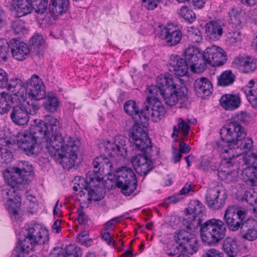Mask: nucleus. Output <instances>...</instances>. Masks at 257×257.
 I'll use <instances>...</instances> for the list:
<instances>
[{
  "label": "nucleus",
  "instance_id": "nucleus-21",
  "mask_svg": "<svg viewBox=\"0 0 257 257\" xmlns=\"http://www.w3.org/2000/svg\"><path fill=\"white\" fill-rule=\"evenodd\" d=\"M169 69L178 76L182 77L188 73V65L185 60L177 55H172L169 61Z\"/></svg>",
  "mask_w": 257,
  "mask_h": 257
},
{
  "label": "nucleus",
  "instance_id": "nucleus-64",
  "mask_svg": "<svg viewBox=\"0 0 257 257\" xmlns=\"http://www.w3.org/2000/svg\"><path fill=\"white\" fill-rule=\"evenodd\" d=\"M172 154L173 161L174 163L180 161L182 157V153H181L177 148L175 147H172Z\"/></svg>",
  "mask_w": 257,
  "mask_h": 257
},
{
  "label": "nucleus",
  "instance_id": "nucleus-42",
  "mask_svg": "<svg viewBox=\"0 0 257 257\" xmlns=\"http://www.w3.org/2000/svg\"><path fill=\"white\" fill-rule=\"evenodd\" d=\"M235 76L230 70L222 72L218 78L217 84L221 86H227L233 83Z\"/></svg>",
  "mask_w": 257,
  "mask_h": 257
},
{
  "label": "nucleus",
  "instance_id": "nucleus-18",
  "mask_svg": "<svg viewBox=\"0 0 257 257\" xmlns=\"http://www.w3.org/2000/svg\"><path fill=\"white\" fill-rule=\"evenodd\" d=\"M33 126L30 133H22L18 142L19 147L27 155L34 154V150L37 144L38 139H42L39 133H34Z\"/></svg>",
  "mask_w": 257,
  "mask_h": 257
},
{
  "label": "nucleus",
  "instance_id": "nucleus-10",
  "mask_svg": "<svg viewBox=\"0 0 257 257\" xmlns=\"http://www.w3.org/2000/svg\"><path fill=\"white\" fill-rule=\"evenodd\" d=\"M184 59L188 67L194 72L204 71L206 67L202 57V53L199 49L194 47H189L184 52Z\"/></svg>",
  "mask_w": 257,
  "mask_h": 257
},
{
  "label": "nucleus",
  "instance_id": "nucleus-2",
  "mask_svg": "<svg viewBox=\"0 0 257 257\" xmlns=\"http://www.w3.org/2000/svg\"><path fill=\"white\" fill-rule=\"evenodd\" d=\"M41 138L49 155L64 169H69L74 166L80 144L78 139L69 137L65 141L60 132Z\"/></svg>",
  "mask_w": 257,
  "mask_h": 257
},
{
  "label": "nucleus",
  "instance_id": "nucleus-56",
  "mask_svg": "<svg viewBox=\"0 0 257 257\" xmlns=\"http://www.w3.org/2000/svg\"><path fill=\"white\" fill-rule=\"evenodd\" d=\"M13 157V153L8 149H3L0 153V162L9 163L12 161Z\"/></svg>",
  "mask_w": 257,
  "mask_h": 257
},
{
  "label": "nucleus",
  "instance_id": "nucleus-24",
  "mask_svg": "<svg viewBox=\"0 0 257 257\" xmlns=\"http://www.w3.org/2000/svg\"><path fill=\"white\" fill-rule=\"evenodd\" d=\"M234 63L236 67L243 73H249L256 68L255 60L247 56H239L234 59Z\"/></svg>",
  "mask_w": 257,
  "mask_h": 257
},
{
  "label": "nucleus",
  "instance_id": "nucleus-12",
  "mask_svg": "<svg viewBox=\"0 0 257 257\" xmlns=\"http://www.w3.org/2000/svg\"><path fill=\"white\" fill-rule=\"evenodd\" d=\"M227 195L225 190L221 186L207 190L205 199L208 206L213 210L221 209L225 204Z\"/></svg>",
  "mask_w": 257,
  "mask_h": 257
},
{
  "label": "nucleus",
  "instance_id": "nucleus-59",
  "mask_svg": "<svg viewBox=\"0 0 257 257\" xmlns=\"http://www.w3.org/2000/svg\"><path fill=\"white\" fill-rule=\"evenodd\" d=\"M236 117L237 120H239L243 123H247L250 120V114L246 111H241L237 113Z\"/></svg>",
  "mask_w": 257,
  "mask_h": 257
},
{
  "label": "nucleus",
  "instance_id": "nucleus-16",
  "mask_svg": "<svg viewBox=\"0 0 257 257\" xmlns=\"http://www.w3.org/2000/svg\"><path fill=\"white\" fill-rule=\"evenodd\" d=\"M27 94L36 101L42 99L46 95L45 86L42 79L34 74L26 82Z\"/></svg>",
  "mask_w": 257,
  "mask_h": 257
},
{
  "label": "nucleus",
  "instance_id": "nucleus-47",
  "mask_svg": "<svg viewBox=\"0 0 257 257\" xmlns=\"http://www.w3.org/2000/svg\"><path fill=\"white\" fill-rule=\"evenodd\" d=\"M243 160L244 164L248 165H257V149L245 153Z\"/></svg>",
  "mask_w": 257,
  "mask_h": 257
},
{
  "label": "nucleus",
  "instance_id": "nucleus-29",
  "mask_svg": "<svg viewBox=\"0 0 257 257\" xmlns=\"http://www.w3.org/2000/svg\"><path fill=\"white\" fill-rule=\"evenodd\" d=\"M194 89L198 97L205 98L211 93L212 85L207 78L202 77L195 81Z\"/></svg>",
  "mask_w": 257,
  "mask_h": 257
},
{
  "label": "nucleus",
  "instance_id": "nucleus-41",
  "mask_svg": "<svg viewBox=\"0 0 257 257\" xmlns=\"http://www.w3.org/2000/svg\"><path fill=\"white\" fill-rule=\"evenodd\" d=\"M124 109L125 112L130 115H135L136 116H138L140 117V120H137V118L135 117L134 124H135L136 121L142 122L143 125H144L143 127L144 128L145 127V124L141 120V118L140 114H139V108L135 101L131 100L126 101L124 104ZM134 124H133V127H134Z\"/></svg>",
  "mask_w": 257,
  "mask_h": 257
},
{
  "label": "nucleus",
  "instance_id": "nucleus-45",
  "mask_svg": "<svg viewBox=\"0 0 257 257\" xmlns=\"http://www.w3.org/2000/svg\"><path fill=\"white\" fill-rule=\"evenodd\" d=\"M179 15L189 23H192L196 19L195 13L187 6H183L180 8Z\"/></svg>",
  "mask_w": 257,
  "mask_h": 257
},
{
  "label": "nucleus",
  "instance_id": "nucleus-5",
  "mask_svg": "<svg viewBox=\"0 0 257 257\" xmlns=\"http://www.w3.org/2000/svg\"><path fill=\"white\" fill-rule=\"evenodd\" d=\"M40 108L37 101L30 102L26 99H20L19 103L11 108L10 117L12 121L18 125L27 124L30 119V115L36 114Z\"/></svg>",
  "mask_w": 257,
  "mask_h": 257
},
{
  "label": "nucleus",
  "instance_id": "nucleus-1",
  "mask_svg": "<svg viewBox=\"0 0 257 257\" xmlns=\"http://www.w3.org/2000/svg\"><path fill=\"white\" fill-rule=\"evenodd\" d=\"M204 205L199 200H191L186 209L183 219L184 227L190 231H194L200 227L202 241L208 245L218 244L225 236L226 228L221 220L212 218L201 223L202 219L198 216L205 211Z\"/></svg>",
  "mask_w": 257,
  "mask_h": 257
},
{
  "label": "nucleus",
  "instance_id": "nucleus-50",
  "mask_svg": "<svg viewBox=\"0 0 257 257\" xmlns=\"http://www.w3.org/2000/svg\"><path fill=\"white\" fill-rule=\"evenodd\" d=\"M9 48H10V42L4 38H0V58L6 60L9 55Z\"/></svg>",
  "mask_w": 257,
  "mask_h": 257
},
{
  "label": "nucleus",
  "instance_id": "nucleus-6",
  "mask_svg": "<svg viewBox=\"0 0 257 257\" xmlns=\"http://www.w3.org/2000/svg\"><path fill=\"white\" fill-rule=\"evenodd\" d=\"M116 185L125 196L132 195L137 187L136 175L133 170L127 167L118 168L114 173Z\"/></svg>",
  "mask_w": 257,
  "mask_h": 257
},
{
  "label": "nucleus",
  "instance_id": "nucleus-36",
  "mask_svg": "<svg viewBox=\"0 0 257 257\" xmlns=\"http://www.w3.org/2000/svg\"><path fill=\"white\" fill-rule=\"evenodd\" d=\"M242 179L250 186L257 185V167L250 166L243 169Z\"/></svg>",
  "mask_w": 257,
  "mask_h": 257
},
{
  "label": "nucleus",
  "instance_id": "nucleus-31",
  "mask_svg": "<svg viewBox=\"0 0 257 257\" xmlns=\"http://www.w3.org/2000/svg\"><path fill=\"white\" fill-rule=\"evenodd\" d=\"M252 141L250 138L240 139L234 144L233 149L230 151V156L237 157L248 151L252 147Z\"/></svg>",
  "mask_w": 257,
  "mask_h": 257
},
{
  "label": "nucleus",
  "instance_id": "nucleus-60",
  "mask_svg": "<svg viewBox=\"0 0 257 257\" xmlns=\"http://www.w3.org/2000/svg\"><path fill=\"white\" fill-rule=\"evenodd\" d=\"M9 77L7 73L0 69V88H4L8 85Z\"/></svg>",
  "mask_w": 257,
  "mask_h": 257
},
{
  "label": "nucleus",
  "instance_id": "nucleus-11",
  "mask_svg": "<svg viewBox=\"0 0 257 257\" xmlns=\"http://www.w3.org/2000/svg\"><path fill=\"white\" fill-rule=\"evenodd\" d=\"M246 216L245 211L238 209L234 205L229 206L225 211L223 219L228 229L237 231L241 227Z\"/></svg>",
  "mask_w": 257,
  "mask_h": 257
},
{
  "label": "nucleus",
  "instance_id": "nucleus-27",
  "mask_svg": "<svg viewBox=\"0 0 257 257\" xmlns=\"http://www.w3.org/2000/svg\"><path fill=\"white\" fill-rule=\"evenodd\" d=\"M205 31L207 37L213 41L219 40L223 34V28L221 24L213 20L206 24Z\"/></svg>",
  "mask_w": 257,
  "mask_h": 257
},
{
  "label": "nucleus",
  "instance_id": "nucleus-34",
  "mask_svg": "<svg viewBox=\"0 0 257 257\" xmlns=\"http://www.w3.org/2000/svg\"><path fill=\"white\" fill-rule=\"evenodd\" d=\"M157 85L161 88H165L166 91H169L170 88H175L178 83H181V79H174L172 76L163 75L158 76L156 79Z\"/></svg>",
  "mask_w": 257,
  "mask_h": 257
},
{
  "label": "nucleus",
  "instance_id": "nucleus-48",
  "mask_svg": "<svg viewBox=\"0 0 257 257\" xmlns=\"http://www.w3.org/2000/svg\"><path fill=\"white\" fill-rule=\"evenodd\" d=\"M102 178L101 172L95 169L93 171H89L86 177V180L90 185H92V183H99Z\"/></svg>",
  "mask_w": 257,
  "mask_h": 257
},
{
  "label": "nucleus",
  "instance_id": "nucleus-53",
  "mask_svg": "<svg viewBox=\"0 0 257 257\" xmlns=\"http://www.w3.org/2000/svg\"><path fill=\"white\" fill-rule=\"evenodd\" d=\"M58 105V101L56 97L49 96L48 100L44 103V107L46 110L54 112L57 110Z\"/></svg>",
  "mask_w": 257,
  "mask_h": 257
},
{
  "label": "nucleus",
  "instance_id": "nucleus-38",
  "mask_svg": "<svg viewBox=\"0 0 257 257\" xmlns=\"http://www.w3.org/2000/svg\"><path fill=\"white\" fill-rule=\"evenodd\" d=\"M247 86L250 89L246 92V96L247 100L254 108L257 109V81L253 80H250Z\"/></svg>",
  "mask_w": 257,
  "mask_h": 257
},
{
  "label": "nucleus",
  "instance_id": "nucleus-46",
  "mask_svg": "<svg viewBox=\"0 0 257 257\" xmlns=\"http://www.w3.org/2000/svg\"><path fill=\"white\" fill-rule=\"evenodd\" d=\"M12 28L14 33L17 35H23L27 31L25 22L20 19H17L13 22Z\"/></svg>",
  "mask_w": 257,
  "mask_h": 257
},
{
  "label": "nucleus",
  "instance_id": "nucleus-62",
  "mask_svg": "<svg viewBox=\"0 0 257 257\" xmlns=\"http://www.w3.org/2000/svg\"><path fill=\"white\" fill-rule=\"evenodd\" d=\"M182 199L180 194H175L172 196H170L165 199L164 204L168 206L171 203H176Z\"/></svg>",
  "mask_w": 257,
  "mask_h": 257
},
{
  "label": "nucleus",
  "instance_id": "nucleus-57",
  "mask_svg": "<svg viewBox=\"0 0 257 257\" xmlns=\"http://www.w3.org/2000/svg\"><path fill=\"white\" fill-rule=\"evenodd\" d=\"M44 42L42 36L38 34L34 35L30 40V43L34 46V48H39L43 45Z\"/></svg>",
  "mask_w": 257,
  "mask_h": 257
},
{
  "label": "nucleus",
  "instance_id": "nucleus-9",
  "mask_svg": "<svg viewBox=\"0 0 257 257\" xmlns=\"http://www.w3.org/2000/svg\"><path fill=\"white\" fill-rule=\"evenodd\" d=\"M246 136L245 128L237 121H232L227 125L223 126L220 131V136L223 141L234 144L240 139H244Z\"/></svg>",
  "mask_w": 257,
  "mask_h": 257
},
{
  "label": "nucleus",
  "instance_id": "nucleus-14",
  "mask_svg": "<svg viewBox=\"0 0 257 257\" xmlns=\"http://www.w3.org/2000/svg\"><path fill=\"white\" fill-rule=\"evenodd\" d=\"M202 55L205 64L212 66H221L226 60V55L223 50L214 45L207 47Z\"/></svg>",
  "mask_w": 257,
  "mask_h": 257
},
{
  "label": "nucleus",
  "instance_id": "nucleus-22",
  "mask_svg": "<svg viewBox=\"0 0 257 257\" xmlns=\"http://www.w3.org/2000/svg\"><path fill=\"white\" fill-rule=\"evenodd\" d=\"M10 49L12 56L17 60L23 61L30 54V49L27 45L16 39L10 41Z\"/></svg>",
  "mask_w": 257,
  "mask_h": 257
},
{
  "label": "nucleus",
  "instance_id": "nucleus-35",
  "mask_svg": "<svg viewBox=\"0 0 257 257\" xmlns=\"http://www.w3.org/2000/svg\"><path fill=\"white\" fill-rule=\"evenodd\" d=\"M13 104V98L10 93L5 91L0 92V114L8 113Z\"/></svg>",
  "mask_w": 257,
  "mask_h": 257
},
{
  "label": "nucleus",
  "instance_id": "nucleus-20",
  "mask_svg": "<svg viewBox=\"0 0 257 257\" xmlns=\"http://www.w3.org/2000/svg\"><path fill=\"white\" fill-rule=\"evenodd\" d=\"M27 235L29 238L38 244H44L49 240L48 230L39 224H34L29 227Z\"/></svg>",
  "mask_w": 257,
  "mask_h": 257
},
{
  "label": "nucleus",
  "instance_id": "nucleus-4",
  "mask_svg": "<svg viewBox=\"0 0 257 257\" xmlns=\"http://www.w3.org/2000/svg\"><path fill=\"white\" fill-rule=\"evenodd\" d=\"M221 139L220 141L215 142L213 146L214 149L218 151L224 159L220 169L218 170L217 175L221 180L230 183L235 182L237 177V172L230 169L231 167H233V163L231 160L234 156H230V151L233 149V147L232 144Z\"/></svg>",
  "mask_w": 257,
  "mask_h": 257
},
{
  "label": "nucleus",
  "instance_id": "nucleus-7",
  "mask_svg": "<svg viewBox=\"0 0 257 257\" xmlns=\"http://www.w3.org/2000/svg\"><path fill=\"white\" fill-rule=\"evenodd\" d=\"M48 1L44 5V0H13L12 3V10L15 12L17 17L25 16L31 14L33 10L37 13L43 14L47 7Z\"/></svg>",
  "mask_w": 257,
  "mask_h": 257
},
{
  "label": "nucleus",
  "instance_id": "nucleus-15",
  "mask_svg": "<svg viewBox=\"0 0 257 257\" xmlns=\"http://www.w3.org/2000/svg\"><path fill=\"white\" fill-rule=\"evenodd\" d=\"M30 173L25 169H20L17 167H12L7 169L4 173V176L6 183L13 188H18L24 182H26L27 175Z\"/></svg>",
  "mask_w": 257,
  "mask_h": 257
},
{
  "label": "nucleus",
  "instance_id": "nucleus-54",
  "mask_svg": "<svg viewBox=\"0 0 257 257\" xmlns=\"http://www.w3.org/2000/svg\"><path fill=\"white\" fill-rule=\"evenodd\" d=\"M35 244H37V243L32 242V241L29 238V236L27 235L24 240L19 242L17 245H18L23 251L29 252L33 248Z\"/></svg>",
  "mask_w": 257,
  "mask_h": 257
},
{
  "label": "nucleus",
  "instance_id": "nucleus-26",
  "mask_svg": "<svg viewBox=\"0 0 257 257\" xmlns=\"http://www.w3.org/2000/svg\"><path fill=\"white\" fill-rule=\"evenodd\" d=\"M220 105L225 110H234L239 107L241 98L239 94H225L220 99Z\"/></svg>",
  "mask_w": 257,
  "mask_h": 257
},
{
  "label": "nucleus",
  "instance_id": "nucleus-28",
  "mask_svg": "<svg viewBox=\"0 0 257 257\" xmlns=\"http://www.w3.org/2000/svg\"><path fill=\"white\" fill-rule=\"evenodd\" d=\"M69 0H50L49 4V13L55 18L65 13L68 10Z\"/></svg>",
  "mask_w": 257,
  "mask_h": 257
},
{
  "label": "nucleus",
  "instance_id": "nucleus-43",
  "mask_svg": "<svg viewBox=\"0 0 257 257\" xmlns=\"http://www.w3.org/2000/svg\"><path fill=\"white\" fill-rule=\"evenodd\" d=\"M187 36L189 40L193 43H199L202 42V33L198 28L195 27L188 28Z\"/></svg>",
  "mask_w": 257,
  "mask_h": 257
},
{
  "label": "nucleus",
  "instance_id": "nucleus-3",
  "mask_svg": "<svg viewBox=\"0 0 257 257\" xmlns=\"http://www.w3.org/2000/svg\"><path fill=\"white\" fill-rule=\"evenodd\" d=\"M142 122L136 121L129 134L130 141L136 148L144 152L132 158V163L136 171L141 176L147 175L154 168V163L149 154L152 150V143L148 134L143 130Z\"/></svg>",
  "mask_w": 257,
  "mask_h": 257
},
{
  "label": "nucleus",
  "instance_id": "nucleus-17",
  "mask_svg": "<svg viewBox=\"0 0 257 257\" xmlns=\"http://www.w3.org/2000/svg\"><path fill=\"white\" fill-rule=\"evenodd\" d=\"M181 84L182 85L180 87L178 84L175 88H170L169 91H166V94L163 97L167 105L172 106L180 102L183 106L184 103L188 101L187 89L183 83Z\"/></svg>",
  "mask_w": 257,
  "mask_h": 257
},
{
  "label": "nucleus",
  "instance_id": "nucleus-32",
  "mask_svg": "<svg viewBox=\"0 0 257 257\" xmlns=\"http://www.w3.org/2000/svg\"><path fill=\"white\" fill-rule=\"evenodd\" d=\"M92 166L94 169H97L101 173L106 171L107 173L109 174L114 170L112 161L104 155L95 158L92 162Z\"/></svg>",
  "mask_w": 257,
  "mask_h": 257
},
{
  "label": "nucleus",
  "instance_id": "nucleus-39",
  "mask_svg": "<svg viewBox=\"0 0 257 257\" xmlns=\"http://www.w3.org/2000/svg\"><path fill=\"white\" fill-rule=\"evenodd\" d=\"M192 235L188 231H186L184 229L177 230L174 233V239L176 243L178 244L177 248L179 251L182 249V248L185 245L187 241L189 240Z\"/></svg>",
  "mask_w": 257,
  "mask_h": 257
},
{
  "label": "nucleus",
  "instance_id": "nucleus-13",
  "mask_svg": "<svg viewBox=\"0 0 257 257\" xmlns=\"http://www.w3.org/2000/svg\"><path fill=\"white\" fill-rule=\"evenodd\" d=\"M62 125L59 120L52 115H46L44 120H39L36 125L33 126L34 133H39L41 137L60 132Z\"/></svg>",
  "mask_w": 257,
  "mask_h": 257
},
{
  "label": "nucleus",
  "instance_id": "nucleus-23",
  "mask_svg": "<svg viewBox=\"0 0 257 257\" xmlns=\"http://www.w3.org/2000/svg\"><path fill=\"white\" fill-rule=\"evenodd\" d=\"M241 237L248 241H253L257 238V221L248 219L242 223L240 228Z\"/></svg>",
  "mask_w": 257,
  "mask_h": 257
},
{
  "label": "nucleus",
  "instance_id": "nucleus-44",
  "mask_svg": "<svg viewBox=\"0 0 257 257\" xmlns=\"http://www.w3.org/2000/svg\"><path fill=\"white\" fill-rule=\"evenodd\" d=\"M199 249V244L197 239L192 236L189 240L187 241L185 245L180 250L181 252H187L189 254H193L197 251Z\"/></svg>",
  "mask_w": 257,
  "mask_h": 257
},
{
  "label": "nucleus",
  "instance_id": "nucleus-33",
  "mask_svg": "<svg viewBox=\"0 0 257 257\" xmlns=\"http://www.w3.org/2000/svg\"><path fill=\"white\" fill-rule=\"evenodd\" d=\"M188 122H185L181 117L178 118L177 126L175 125L173 127V133L172 135V138H177L178 137L179 134H180L181 138L183 140L188 139L190 128L188 123H191L189 119H188Z\"/></svg>",
  "mask_w": 257,
  "mask_h": 257
},
{
  "label": "nucleus",
  "instance_id": "nucleus-49",
  "mask_svg": "<svg viewBox=\"0 0 257 257\" xmlns=\"http://www.w3.org/2000/svg\"><path fill=\"white\" fill-rule=\"evenodd\" d=\"M147 90L150 94V95L148 97H152L153 98H157L158 99V97L159 95L164 97V95L166 94L165 88H161L157 85L149 86Z\"/></svg>",
  "mask_w": 257,
  "mask_h": 257
},
{
  "label": "nucleus",
  "instance_id": "nucleus-52",
  "mask_svg": "<svg viewBox=\"0 0 257 257\" xmlns=\"http://www.w3.org/2000/svg\"><path fill=\"white\" fill-rule=\"evenodd\" d=\"M75 185L73 187V189L76 192L79 190L86 189L89 187H95V184L90 185L86 179L83 177H79L78 179H75Z\"/></svg>",
  "mask_w": 257,
  "mask_h": 257
},
{
  "label": "nucleus",
  "instance_id": "nucleus-58",
  "mask_svg": "<svg viewBox=\"0 0 257 257\" xmlns=\"http://www.w3.org/2000/svg\"><path fill=\"white\" fill-rule=\"evenodd\" d=\"M202 257H224L223 253L219 250L211 248L207 249L202 254Z\"/></svg>",
  "mask_w": 257,
  "mask_h": 257
},
{
  "label": "nucleus",
  "instance_id": "nucleus-30",
  "mask_svg": "<svg viewBox=\"0 0 257 257\" xmlns=\"http://www.w3.org/2000/svg\"><path fill=\"white\" fill-rule=\"evenodd\" d=\"M8 88L14 95L17 96L18 99H27V89L21 79L18 78L10 79L8 84Z\"/></svg>",
  "mask_w": 257,
  "mask_h": 257
},
{
  "label": "nucleus",
  "instance_id": "nucleus-55",
  "mask_svg": "<svg viewBox=\"0 0 257 257\" xmlns=\"http://www.w3.org/2000/svg\"><path fill=\"white\" fill-rule=\"evenodd\" d=\"M65 257H80L81 251L80 248L74 244H69L65 248V253H63Z\"/></svg>",
  "mask_w": 257,
  "mask_h": 257
},
{
  "label": "nucleus",
  "instance_id": "nucleus-51",
  "mask_svg": "<svg viewBox=\"0 0 257 257\" xmlns=\"http://www.w3.org/2000/svg\"><path fill=\"white\" fill-rule=\"evenodd\" d=\"M15 199L14 201H7L6 206L10 213L17 215L18 214L19 210L21 205V200L19 198Z\"/></svg>",
  "mask_w": 257,
  "mask_h": 257
},
{
  "label": "nucleus",
  "instance_id": "nucleus-61",
  "mask_svg": "<svg viewBox=\"0 0 257 257\" xmlns=\"http://www.w3.org/2000/svg\"><path fill=\"white\" fill-rule=\"evenodd\" d=\"M143 4L146 8L152 10L157 7L159 0H142Z\"/></svg>",
  "mask_w": 257,
  "mask_h": 257
},
{
  "label": "nucleus",
  "instance_id": "nucleus-19",
  "mask_svg": "<svg viewBox=\"0 0 257 257\" xmlns=\"http://www.w3.org/2000/svg\"><path fill=\"white\" fill-rule=\"evenodd\" d=\"M125 138L122 136L115 137L114 141H107L104 143L105 150L111 157H121L124 158L127 155L125 148Z\"/></svg>",
  "mask_w": 257,
  "mask_h": 257
},
{
  "label": "nucleus",
  "instance_id": "nucleus-40",
  "mask_svg": "<svg viewBox=\"0 0 257 257\" xmlns=\"http://www.w3.org/2000/svg\"><path fill=\"white\" fill-rule=\"evenodd\" d=\"M231 22L235 27L241 26L244 20V13L240 8H232L228 13Z\"/></svg>",
  "mask_w": 257,
  "mask_h": 257
},
{
  "label": "nucleus",
  "instance_id": "nucleus-37",
  "mask_svg": "<svg viewBox=\"0 0 257 257\" xmlns=\"http://www.w3.org/2000/svg\"><path fill=\"white\" fill-rule=\"evenodd\" d=\"M222 247L224 251L229 257L238 256V248L236 240L230 237H226L223 241Z\"/></svg>",
  "mask_w": 257,
  "mask_h": 257
},
{
  "label": "nucleus",
  "instance_id": "nucleus-25",
  "mask_svg": "<svg viewBox=\"0 0 257 257\" xmlns=\"http://www.w3.org/2000/svg\"><path fill=\"white\" fill-rule=\"evenodd\" d=\"M182 38V32L176 27L168 25L165 28L164 39L168 46H175L178 45Z\"/></svg>",
  "mask_w": 257,
  "mask_h": 257
},
{
  "label": "nucleus",
  "instance_id": "nucleus-63",
  "mask_svg": "<svg viewBox=\"0 0 257 257\" xmlns=\"http://www.w3.org/2000/svg\"><path fill=\"white\" fill-rule=\"evenodd\" d=\"M19 198L21 199V195L18 192L16 191L14 188L10 190L7 192V201H14L15 199Z\"/></svg>",
  "mask_w": 257,
  "mask_h": 257
},
{
  "label": "nucleus",
  "instance_id": "nucleus-8",
  "mask_svg": "<svg viewBox=\"0 0 257 257\" xmlns=\"http://www.w3.org/2000/svg\"><path fill=\"white\" fill-rule=\"evenodd\" d=\"M147 103L140 111V114L145 119H151L158 122L165 117L166 110L162 102L157 98L147 97Z\"/></svg>",
  "mask_w": 257,
  "mask_h": 257
}]
</instances>
